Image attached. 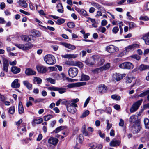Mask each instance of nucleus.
<instances>
[{
	"label": "nucleus",
	"instance_id": "1",
	"mask_svg": "<svg viewBox=\"0 0 149 149\" xmlns=\"http://www.w3.org/2000/svg\"><path fill=\"white\" fill-rule=\"evenodd\" d=\"M101 61L102 62H104V60H102L100 58V56H98L94 55L93 56L92 58L90 59H87L85 61V63L87 65L91 66L93 65L95 63L98 61Z\"/></svg>",
	"mask_w": 149,
	"mask_h": 149
},
{
	"label": "nucleus",
	"instance_id": "2",
	"mask_svg": "<svg viewBox=\"0 0 149 149\" xmlns=\"http://www.w3.org/2000/svg\"><path fill=\"white\" fill-rule=\"evenodd\" d=\"M44 60L47 64L49 65H53L56 63L55 57L51 54L46 55L44 58Z\"/></svg>",
	"mask_w": 149,
	"mask_h": 149
},
{
	"label": "nucleus",
	"instance_id": "3",
	"mask_svg": "<svg viewBox=\"0 0 149 149\" xmlns=\"http://www.w3.org/2000/svg\"><path fill=\"white\" fill-rule=\"evenodd\" d=\"M15 45L19 49L24 50L30 49L33 47V45L30 43L25 44H15Z\"/></svg>",
	"mask_w": 149,
	"mask_h": 149
},
{
	"label": "nucleus",
	"instance_id": "4",
	"mask_svg": "<svg viewBox=\"0 0 149 149\" xmlns=\"http://www.w3.org/2000/svg\"><path fill=\"white\" fill-rule=\"evenodd\" d=\"M119 67L123 69H130L133 68L134 66L131 63L125 62L119 65Z\"/></svg>",
	"mask_w": 149,
	"mask_h": 149
},
{
	"label": "nucleus",
	"instance_id": "5",
	"mask_svg": "<svg viewBox=\"0 0 149 149\" xmlns=\"http://www.w3.org/2000/svg\"><path fill=\"white\" fill-rule=\"evenodd\" d=\"M142 101L143 100L141 99L133 104L130 109V112L133 113L136 111L141 104Z\"/></svg>",
	"mask_w": 149,
	"mask_h": 149
},
{
	"label": "nucleus",
	"instance_id": "6",
	"mask_svg": "<svg viewBox=\"0 0 149 149\" xmlns=\"http://www.w3.org/2000/svg\"><path fill=\"white\" fill-rule=\"evenodd\" d=\"M142 101L143 100L141 99L133 104L130 109V112L133 113L136 111L141 104Z\"/></svg>",
	"mask_w": 149,
	"mask_h": 149
},
{
	"label": "nucleus",
	"instance_id": "7",
	"mask_svg": "<svg viewBox=\"0 0 149 149\" xmlns=\"http://www.w3.org/2000/svg\"><path fill=\"white\" fill-rule=\"evenodd\" d=\"M78 71L76 68H70L68 70V75L71 77H74L77 75Z\"/></svg>",
	"mask_w": 149,
	"mask_h": 149
},
{
	"label": "nucleus",
	"instance_id": "8",
	"mask_svg": "<svg viewBox=\"0 0 149 149\" xmlns=\"http://www.w3.org/2000/svg\"><path fill=\"white\" fill-rule=\"evenodd\" d=\"M142 127L140 123L136 124H134L132 128V131L134 134L138 133L141 129Z\"/></svg>",
	"mask_w": 149,
	"mask_h": 149
},
{
	"label": "nucleus",
	"instance_id": "9",
	"mask_svg": "<svg viewBox=\"0 0 149 149\" xmlns=\"http://www.w3.org/2000/svg\"><path fill=\"white\" fill-rule=\"evenodd\" d=\"M106 49L109 52L112 53H114L116 51L117 47L113 45H111L106 47Z\"/></svg>",
	"mask_w": 149,
	"mask_h": 149
},
{
	"label": "nucleus",
	"instance_id": "10",
	"mask_svg": "<svg viewBox=\"0 0 149 149\" xmlns=\"http://www.w3.org/2000/svg\"><path fill=\"white\" fill-rule=\"evenodd\" d=\"M97 89L100 93H106L107 90V87L104 84H100L97 87Z\"/></svg>",
	"mask_w": 149,
	"mask_h": 149
},
{
	"label": "nucleus",
	"instance_id": "11",
	"mask_svg": "<svg viewBox=\"0 0 149 149\" xmlns=\"http://www.w3.org/2000/svg\"><path fill=\"white\" fill-rule=\"evenodd\" d=\"M3 70L7 72L9 66L8 60L6 58H3Z\"/></svg>",
	"mask_w": 149,
	"mask_h": 149
},
{
	"label": "nucleus",
	"instance_id": "12",
	"mask_svg": "<svg viewBox=\"0 0 149 149\" xmlns=\"http://www.w3.org/2000/svg\"><path fill=\"white\" fill-rule=\"evenodd\" d=\"M86 82H81L76 83L75 84H71L67 85V87L68 88H72L75 87H79L81 86L86 85Z\"/></svg>",
	"mask_w": 149,
	"mask_h": 149
},
{
	"label": "nucleus",
	"instance_id": "13",
	"mask_svg": "<svg viewBox=\"0 0 149 149\" xmlns=\"http://www.w3.org/2000/svg\"><path fill=\"white\" fill-rule=\"evenodd\" d=\"M139 44H132L125 47V50L124 51H125L126 52H129L130 50L135 48H139Z\"/></svg>",
	"mask_w": 149,
	"mask_h": 149
},
{
	"label": "nucleus",
	"instance_id": "14",
	"mask_svg": "<svg viewBox=\"0 0 149 149\" xmlns=\"http://www.w3.org/2000/svg\"><path fill=\"white\" fill-rule=\"evenodd\" d=\"M75 10L81 16L86 17L88 16L86 11L83 9H81L78 8H75Z\"/></svg>",
	"mask_w": 149,
	"mask_h": 149
},
{
	"label": "nucleus",
	"instance_id": "15",
	"mask_svg": "<svg viewBox=\"0 0 149 149\" xmlns=\"http://www.w3.org/2000/svg\"><path fill=\"white\" fill-rule=\"evenodd\" d=\"M36 68L38 71L42 73H45L47 70L46 67L42 65L37 66Z\"/></svg>",
	"mask_w": 149,
	"mask_h": 149
},
{
	"label": "nucleus",
	"instance_id": "16",
	"mask_svg": "<svg viewBox=\"0 0 149 149\" xmlns=\"http://www.w3.org/2000/svg\"><path fill=\"white\" fill-rule=\"evenodd\" d=\"M120 142V141L116 140L114 139L110 142L109 145L112 147H116L119 146Z\"/></svg>",
	"mask_w": 149,
	"mask_h": 149
},
{
	"label": "nucleus",
	"instance_id": "17",
	"mask_svg": "<svg viewBox=\"0 0 149 149\" xmlns=\"http://www.w3.org/2000/svg\"><path fill=\"white\" fill-rule=\"evenodd\" d=\"M19 80L16 79L14 80L11 84V87L12 88H17L20 86V84L18 82Z\"/></svg>",
	"mask_w": 149,
	"mask_h": 149
},
{
	"label": "nucleus",
	"instance_id": "18",
	"mask_svg": "<svg viewBox=\"0 0 149 149\" xmlns=\"http://www.w3.org/2000/svg\"><path fill=\"white\" fill-rule=\"evenodd\" d=\"M129 121L131 123H134V124L140 123L139 120L136 118V116L135 115H133L131 116L129 118Z\"/></svg>",
	"mask_w": 149,
	"mask_h": 149
},
{
	"label": "nucleus",
	"instance_id": "19",
	"mask_svg": "<svg viewBox=\"0 0 149 149\" xmlns=\"http://www.w3.org/2000/svg\"><path fill=\"white\" fill-rule=\"evenodd\" d=\"M58 141L57 139L52 137L48 139V142L49 144L55 145L57 143Z\"/></svg>",
	"mask_w": 149,
	"mask_h": 149
},
{
	"label": "nucleus",
	"instance_id": "20",
	"mask_svg": "<svg viewBox=\"0 0 149 149\" xmlns=\"http://www.w3.org/2000/svg\"><path fill=\"white\" fill-rule=\"evenodd\" d=\"M141 38L144 41L146 45H149V32L144 35Z\"/></svg>",
	"mask_w": 149,
	"mask_h": 149
},
{
	"label": "nucleus",
	"instance_id": "21",
	"mask_svg": "<svg viewBox=\"0 0 149 149\" xmlns=\"http://www.w3.org/2000/svg\"><path fill=\"white\" fill-rule=\"evenodd\" d=\"M77 54H67L64 55H62V57L65 58H75L78 57Z\"/></svg>",
	"mask_w": 149,
	"mask_h": 149
},
{
	"label": "nucleus",
	"instance_id": "22",
	"mask_svg": "<svg viewBox=\"0 0 149 149\" xmlns=\"http://www.w3.org/2000/svg\"><path fill=\"white\" fill-rule=\"evenodd\" d=\"M62 45L66 48H67L70 49L74 50L76 49V47L75 46L72 45L70 44H68L65 42H63L62 43Z\"/></svg>",
	"mask_w": 149,
	"mask_h": 149
},
{
	"label": "nucleus",
	"instance_id": "23",
	"mask_svg": "<svg viewBox=\"0 0 149 149\" xmlns=\"http://www.w3.org/2000/svg\"><path fill=\"white\" fill-rule=\"evenodd\" d=\"M25 72L26 74L28 75H35L36 74V72L35 71L30 68L26 69Z\"/></svg>",
	"mask_w": 149,
	"mask_h": 149
},
{
	"label": "nucleus",
	"instance_id": "24",
	"mask_svg": "<svg viewBox=\"0 0 149 149\" xmlns=\"http://www.w3.org/2000/svg\"><path fill=\"white\" fill-rule=\"evenodd\" d=\"M20 70V68L16 66H12L11 68V71L14 74H16L19 73Z\"/></svg>",
	"mask_w": 149,
	"mask_h": 149
},
{
	"label": "nucleus",
	"instance_id": "25",
	"mask_svg": "<svg viewBox=\"0 0 149 149\" xmlns=\"http://www.w3.org/2000/svg\"><path fill=\"white\" fill-rule=\"evenodd\" d=\"M114 79L117 81H119L123 78L122 75L119 73H115L113 76Z\"/></svg>",
	"mask_w": 149,
	"mask_h": 149
},
{
	"label": "nucleus",
	"instance_id": "26",
	"mask_svg": "<svg viewBox=\"0 0 149 149\" xmlns=\"http://www.w3.org/2000/svg\"><path fill=\"white\" fill-rule=\"evenodd\" d=\"M18 111L20 114H22L24 112V110L22 103L21 102H19L18 104Z\"/></svg>",
	"mask_w": 149,
	"mask_h": 149
},
{
	"label": "nucleus",
	"instance_id": "27",
	"mask_svg": "<svg viewBox=\"0 0 149 149\" xmlns=\"http://www.w3.org/2000/svg\"><path fill=\"white\" fill-rule=\"evenodd\" d=\"M23 83L29 90H30L32 89V84L30 83L28 81H24Z\"/></svg>",
	"mask_w": 149,
	"mask_h": 149
},
{
	"label": "nucleus",
	"instance_id": "28",
	"mask_svg": "<svg viewBox=\"0 0 149 149\" xmlns=\"http://www.w3.org/2000/svg\"><path fill=\"white\" fill-rule=\"evenodd\" d=\"M79 100L78 98L74 99H72L71 100V103L70 105V106L74 107H77V105L76 103L78 102Z\"/></svg>",
	"mask_w": 149,
	"mask_h": 149
},
{
	"label": "nucleus",
	"instance_id": "29",
	"mask_svg": "<svg viewBox=\"0 0 149 149\" xmlns=\"http://www.w3.org/2000/svg\"><path fill=\"white\" fill-rule=\"evenodd\" d=\"M67 111L71 113L74 114L75 112L76 109L73 108L72 106H67Z\"/></svg>",
	"mask_w": 149,
	"mask_h": 149
},
{
	"label": "nucleus",
	"instance_id": "30",
	"mask_svg": "<svg viewBox=\"0 0 149 149\" xmlns=\"http://www.w3.org/2000/svg\"><path fill=\"white\" fill-rule=\"evenodd\" d=\"M148 68H149V66L144 64H141L140 66L139 69L140 71H143Z\"/></svg>",
	"mask_w": 149,
	"mask_h": 149
},
{
	"label": "nucleus",
	"instance_id": "31",
	"mask_svg": "<svg viewBox=\"0 0 149 149\" xmlns=\"http://www.w3.org/2000/svg\"><path fill=\"white\" fill-rule=\"evenodd\" d=\"M19 4L21 6L25 8H26L28 6L27 3L24 0H20Z\"/></svg>",
	"mask_w": 149,
	"mask_h": 149
},
{
	"label": "nucleus",
	"instance_id": "32",
	"mask_svg": "<svg viewBox=\"0 0 149 149\" xmlns=\"http://www.w3.org/2000/svg\"><path fill=\"white\" fill-rule=\"evenodd\" d=\"M144 123L146 129H149V119L145 118L144 119Z\"/></svg>",
	"mask_w": 149,
	"mask_h": 149
},
{
	"label": "nucleus",
	"instance_id": "33",
	"mask_svg": "<svg viewBox=\"0 0 149 149\" xmlns=\"http://www.w3.org/2000/svg\"><path fill=\"white\" fill-rule=\"evenodd\" d=\"M65 20L62 18L58 19L57 21H55L56 23L58 25H61L65 22Z\"/></svg>",
	"mask_w": 149,
	"mask_h": 149
},
{
	"label": "nucleus",
	"instance_id": "34",
	"mask_svg": "<svg viewBox=\"0 0 149 149\" xmlns=\"http://www.w3.org/2000/svg\"><path fill=\"white\" fill-rule=\"evenodd\" d=\"M65 128V127L63 126H60L56 128L54 131V132L56 133H57L60 131L62 130Z\"/></svg>",
	"mask_w": 149,
	"mask_h": 149
},
{
	"label": "nucleus",
	"instance_id": "35",
	"mask_svg": "<svg viewBox=\"0 0 149 149\" xmlns=\"http://www.w3.org/2000/svg\"><path fill=\"white\" fill-rule=\"evenodd\" d=\"M89 79V77L88 76L82 74L81 76V81H87Z\"/></svg>",
	"mask_w": 149,
	"mask_h": 149
},
{
	"label": "nucleus",
	"instance_id": "36",
	"mask_svg": "<svg viewBox=\"0 0 149 149\" xmlns=\"http://www.w3.org/2000/svg\"><path fill=\"white\" fill-rule=\"evenodd\" d=\"M53 117L52 115L51 114H48L44 116L43 118L45 121H47L49 120L52 118Z\"/></svg>",
	"mask_w": 149,
	"mask_h": 149
},
{
	"label": "nucleus",
	"instance_id": "37",
	"mask_svg": "<svg viewBox=\"0 0 149 149\" xmlns=\"http://www.w3.org/2000/svg\"><path fill=\"white\" fill-rule=\"evenodd\" d=\"M33 81L34 82H36L37 84H41L42 80L40 78L35 77L34 78Z\"/></svg>",
	"mask_w": 149,
	"mask_h": 149
},
{
	"label": "nucleus",
	"instance_id": "38",
	"mask_svg": "<svg viewBox=\"0 0 149 149\" xmlns=\"http://www.w3.org/2000/svg\"><path fill=\"white\" fill-rule=\"evenodd\" d=\"M75 61L68 60L65 62V64L69 66H74Z\"/></svg>",
	"mask_w": 149,
	"mask_h": 149
},
{
	"label": "nucleus",
	"instance_id": "39",
	"mask_svg": "<svg viewBox=\"0 0 149 149\" xmlns=\"http://www.w3.org/2000/svg\"><path fill=\"white\" fill-rule=\"evenodd\" d=\"M22 39L23 40L26 42H29L31 40V38L29 36L24 35L22 36Z\"/></svg>",
	"mask_w": 149,
	"mask_h": 149
},
{
	"label": "nucleus",
	"instance_id": "40",
	"mask_svg": "<svg viewBox=\"0 0 149 149\" xmlns=\"http://www.w3.org/2000/svg\"><path fill=\"white\" fill-rule=\"evenodd\" d=\"M57 91H58L59 93L63 94L66 91V89L63 88H57Z\"/></svg>",
	"mask_w": 149,
	"mask_h": 149
},
{
	"label": "nucleus",
	"instance_id": "41",
	"mask_svg": "<svg viewBox=\"0 0 149 149\" xmlns=\"http://www.w3.org/2000/svg\"><path fill=\"white\" fill-rule=\"evenodd\" d=\"M102 71H103V68L101 67L93 70V72L95 74H97Z\"/></svg>",
	"mask_w": 149,
	"mask_h": 149
},
{
	"label": "nucleus",
	"instance_id": "42",
	"mask_svg": "<svg viewBox=\"0 0 149 149\" xmlns=\"http://www.w3.org/2000/svg\"><path fill=\"white\" fill-rule=\"evenodd\" d=\"M96 30L98 32H101L102 33H104L106 31V29L105 28L100 26L98 29H96Z\"/></svg>",
	"mask_w": 149,
	"mask_h": 149
},
{
	"label": "nucleus",
	"instance_id": "43",
	"mask_svg": "<svg viewBox=\"0 0 149 149\" xmlns=\"http://www.w3.org/2000/svg\"><path fill=\"white\" fill-rule=\"evenodd\" d=\"M61 104H69L70 102L65 99H60Z\"/></svg>",
	"mask_w": 149,
	"mask_h": 149
},
{
	"label": "nucleus",
	"instance_id": "44",
	"mask_svg": "<svg viewBox=\"0 0 149 149\" xmlns=\"http://www.w3.org/2000/svg\"><path fill=\"white\" fill-rule=\"evenodd\" d=\"M111 97L112 99L116 100H120L121 99V97L120 96L116 95H112L111 96Z\"/></svg>",
	"mask_w": 149,
	"mask_h": 149
},
{
	"label": "nucleus",
	"instance_id": "45",
	"mask_svg": "<svg viewBox=\"0 0 149 149\" xmlns=\"http://www.w3.org/2000/svg\"><path fill=\"white\" fill-rule=\"evenodd\" d=\"M74 66H78L80 68H81L83 66V63L80 62H77L75 61Z\"/></svg>",
	"mask_w": 149,
	"mask_h": 149
},
{
	"label": "nucleus",
	"instance_id": "46",
	"mask_svg": "<svg viewBox=\"0 0 149 149\" xmlns=\"http://www.w3.org/2000/svg\"><path fill=\"white\" fill-rule=\"evenodd\" d=\"M9 112L11 114H13L15 111V108L14 106L11 107L9 108Z\"/></svg>",
	"mask_w": 149,
	"mask_h": 149
},
{
	"label": "nucleus",
	"instance_id": "47",
	"mask_svg": "<svg viewBox=\"0 0 149 149\" xmlns=\"http://www.w3.org/2000/svg\"><path fill=\"white\" fill-rule=\"evenodd\" d=\"M148 91L147 90L146 91H144L140 94L139 95H138V97H141L145 96L146 95L149 94L148 93Z\"/></svg>",
	"mask_w": 149,
	"mask_h": 149
},
{
	"label": "nucleus",
	"instance_id": "48",
	"mask_svg": "<svg viewBox=\"0 0 149 149\" xmlns=\"http://www.w3.org/2000/svg\"><path fill=\"white\" fill-rule=\"evenodd\" d=\"M89 114V111L88 110H86L84 113H83L80 117L81 118H84L87 116Z\"/></svg>",
	"mask_w": 149,
	"mask_h": 149
},
{
	"label": "nucleus",
	"instance_id": "49",
	"mask_svg": "<svg viewBox=\"0 0 149 149\" xmlns=\"http://www.w3.org/2000/svg\"><path fill=\"white\" fill-rule=\"evenodd\" d=\"M67 26L70 28H72L75 27V25L73 22H68L67 24Z\"/></svg>",
	"mask_w": 149,
	"mask_h": 149
},
{
	"label": "nucleus",
	"instance_id": "50",
	"mask_svg": "<svg viewBox=\"0 0 149 149\" xmlns=\"http://www.w3.org/2000/svg\"><path fill=\"white\" fill-rule=\"evenodd\" d=\"M89 146L92 149H95L97 146V145L96 143H92L89 144Z\"/></svg>",
	"mask_w": 149,
	"mask_h": 149
},
{
	"label": "nucleus",
	"instance_id": "51",
	"mask_svg": "<svg viewBox=\"0 0 149 149\" xmlns=\"http://www.w3.org/2000/svg\"><path fill=\"white\" fill-rule=\"evenodd\" d=\"M43 121V120L42 118H41L38 120H34L33 122L35 124H39Z\"/></svg>",
	"mask_w": 149,
	"mask_h": 149
},
{
	"label": "nucleus",
	"instance_id": "52",
	"mask_svg": "<svg viewBox=\"0 0 149 149\" xmlns=\"http://www.w3.org/2000/svg\"><path fill=\"white\" fill-rule=\"evenodd\" d=\"M129 29H130L136 27V25L133 22H130L129 24Z\"/></svg>",
	"mask_w": 149,
	"mask_h": 149
},
{
	"label": "nucleus",
	"instance_id": "53",
	"mask_svg": "<svg viewBox=\"0 0 149 149\" xmlns=\"http://www.w3.org/2000/svg\"><path fill=\"white\" fill-rule=\"evenodd\" d=\"M46 80L52 84H54L56 82L55 80L51 78H47Z\"/></svg>",
	"mask_w": 149,
	"mask_h": 149
},
{
	"label": "nucleus",
	"instance_id": "54",
	"mask_svg": "<svg viewBox=\"0 0 149 149\" xmlns=\"http://www.w3.org/2000/svg\"><path fill=\"white\" fill-rule=\"evenodd\" d=\"M95 7L101 11L102 10H103L104 9V8L102 7L101 5H100L97 3H96V4L95 6Z\"/></svg>",
	"mask_w": 149,
	"mask_h": 149
},
{
	"label": "nucleus",
	"instance_id": "55",
	"mask_svg": "<svg viewBox=\"0 0 149 149\" xmlns=\"http://www.w3.org/2000/svg\"><path fill=\"white\" fill-rule=\"evenodd\" d=\"M131 57L132 58H134L139 60L140 59V57L137 55H134L131 56Z\"/></svg>",
	"mask_w": 149,
	"mask_h": 149
},
{
	"label": "nucleus",
	"instance_id": "56",
	"mask_svg": "<svg viewBox=\"0 0 149 149\" xmlns=\"http://www.w3.org/2000/svg\"><path fill=\"white\" fill-rule=\"evenodd\" d=\"M110 67V65L109 63H107L103 67H101L103 68V70H106L109 68Z\"/></svg>",
	"mask_w": 149,
	"mask_h": 149
},
{
	"label": "nucleus",
	"instance_id": "57",
	"mask_svg": "<svg viewBox=\"0 0 149 149\" xmlns=\"http://www.w3.org/2000/svg\"><path fill=\"white\" fill-rule=\"evenodd\" d=\"M125 79L127 83H130L132 81V79L131 77H126L125 78Z\"/></svg>",
	"mask_w": 149,
	"mask_h": 149
},
{
	"label": "nucleus",
	"instance_id": "58",
	"mask_svg": "<svg viewBox=\"0 0 149 149\" xmlns=\"http://www.w3.org/2000/svg\"><path fill=\"white\" fill-rule=\"evenodd\" d=\"M57 87L53 86L52 87H49L48 89L50 91H57Z\"/></svg>",
	"mask_w": 149,
	"mask_h": 149
},
{
	"label": "nucleus",
	"instance_id": "59",
	"mask_svg": "<svg viewBox=\"0 0 149 149\" xmlns=\"http://www.w3.org/2000/svg\"><path fill=\"white\" fill-rule=\"evenodd\" d=\"M90 100V97H89L86 100L84 105V107H85L87 105V104H88Z\"/></svg>",
	"mask_w": 149,
	"mask_h": 149
},
{
	"label": "nucleus",
	"instance_id": "60",
	"mask_svg": "<svg viewBox=\"0 0 149 149\" xmlns=\"http://www.w3.org/2000/svg\"><path fill=\"white\" fill-rule=\"evenodd\" d=\"M119 31V28L118 27H115L112 29V32L115 34H116Z\"/></svg>",
	"mask_w": 149,
	"mask_h": 149
},
{
	"label": "nucleus",
	"instance_id": "61",
	"mask_svg": "<svg viewBox=\"0 0 149 149\" xmlns=\"http://www.w3.org/2000/svg\"><path fill=\"white\" fill-rule=\"evenodd\" d=\"M107 128L108 130H109L112 126V124H110L109 120H107Z\"/></svg>",
	"mask_w": 149,
	"mask_h": 149
},
{
	"label": "nucleus",
	"instance_id": "62",
	"mask_svg": "<svg viewBox=\"0 0 149 149\" xmlns=\"http://www.w3.org/2000/svg\"><path fill=\"white\" fill-rule=\"evenodd\" d=\"M33 33H32L33 35L39 36L40 35V33L38 31H35Z\"/></svg>",
	"mask_w": 149,
	"mask_h": 149
},
{
	"label": "nucleus",
	"instance_id": "63",
	"mask_svg": "<svg viewBox=\"0 0 149 149\" xmlns=\"http://www.w3.org/2000/svg\"><path fill=\"white\" fill-rule=\"evenodd\" d=\"M144 8L145 10H149V2H148L145 4Z\"/></svg>",
	"mask_w": 149,
	"mask_h": 149
},
{
	"label": "nucleus",
	"instance_id": "64",
	"mask_svg": "<svg viewBox=\"0 0 149 149\" xmlns=\"http://www.w3.org/2000/svg\"><path fill=\"white\" fill-rule=\"evenodd\" d=\"M42 138V134H39L38 137L36 139V141H40Z\"/></svg>",
	"mask_w": 149,
	"mask_h": 149
}]
</instances>
